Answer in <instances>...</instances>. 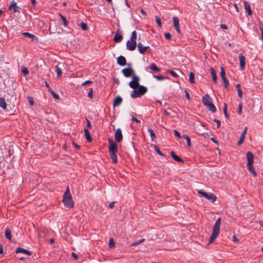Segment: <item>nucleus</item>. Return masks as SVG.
<instances>
[{
    "instance_id": "nucleus-47",
    "label": "nucleus",
    "mask_w": 263,
    "mask_h": 263,
    "mask_svg": "<svg viewBox=\"0 0 263 263\" xmlns=\"http://www.w3.org/2000/svg\"><path fill=\"white\" fill-rule=\"evenodd\" d=\"M222 80L223 81L224 87L226 88H228V85H229V82H228V80L227 79V78H224V79H222Z\"/></svg>"
},
{
    "instance_id": "nucleus-19",
    "label": "nucleus",
    "mask_w": 263,
    "mask_h": 263,
    "mask_svg": "<svg viewBox=\"0 0 263 263\" xmlns=\"http://www.w3.org/2000/svg\"><path fill=\"white\" fill-rule=\"evenodd\" d=\"M117 63L120 66H124L126 64V59L124 57L121 55L118 58Z\"/></svg>"
},
{
    "instance_id": "nucleus-28",
    "label": "nucleus",
    "mask_w": 263,
    "mask_h": 263,
    "mask_svg": "<svg viewBox=\"0 0 263 263\" xmlns=\"http://www.w3.org/2000/svg\"><path fill=\"white\" fill-rule=\"evenodd\" d=\"M11 231L7 229L6 230L5 235L6 237L10 240H11Z\"/></svg>"
},
{
    "instance_id": "nucleus-60",
    "label": "nucleus",
    "mask_w": 263,
    "mask_h": 263,
    "mask_svg": "<svg viewBox=\"0 0 263 263\" xmlns=\"http://www.w3.org/2000/svg\"><path fill=\"white\" fill-rule=\"evenodd\" d=\"M220 27L224 29H227L228 28L227 26L226 25L222 24L220 25Z\"/></svg>"
},
{
    "instance_id": "nucleus-40",
    "label": "nucleus",
    "mask_w": 263,
    "mask_h": 263,
    "mask_svg": "<svg viewBox=\"0 0 263 263\" xmlns=\"http://www.w3.org/2000/svg\"><path fill=\"white\" fill-rule=\"evenodd\" d=\"M220 75L222 79L226 78V72L224 69L223 67H221V71Z\"/></svg>"
},
{
    "instance_id": "nucleus-33",
    "label": "nucleus",
    "mask_w": 263,
    "mask_h": 263,
    "mask_svg": "<svg viewBox=\"0 0 263 263\" xmlns=\"http://www.w3.org/2000/svg\"><path fill=\"white\" fill-rule=\"evenodd\" d=\"M194 74L193 72H191L189 76V81L191 83H194Z\"/></svg>"
},
{
    "instance_id": "nucleus-35",
    "label": "nucleus",
    "mask_w": 263,
    "mask_h": 263,
    "mask_svg": "<svg viewBox=\"0 0 263 263\" xmlns=\"http://www.w3.org/2000/svg\"><path fill=\"white\" fill-rule=\"evenodd\" d=\"M59 15L61 17V19L62 20L64 26L65 27H66L67 26V24H68V22H67V21L66 20V18L63 15H62L60 13L59 14Z\"/></svg>"
},
{
    "instance_id": "nucleus-27",
    "label": "nucleus",
    "mask_w": 263,
    "mask_h": 263,
    "mask_svg": "<svg viewBox=\"0 0 263 263\" xmlns=\"http://www.w3.org/2000/svg\"><path fill=\"white\" fill-rule=\"evenodd\" d=\"M0 106L4 109H6L7 106L5 100L3 98H0Z\"/></svg>"
},
{
    "instance_id": "nucleus-8",
    "label": "nucleus",
    "mask_w": 263,
    "mask_h": 263,
    "mask_svg": "<svg viewBox=\"0 0 263 263\" xmlns=\"http://www.w3.org/2000/svg\"><path fill=\"white\" fill-rule=\"evenodd\" d=\"M140 78L135 75L133 76L132 81L129 83V86L133 89H135L138 88L140 86L139 84Z\"/></svg>"
},
{
    "instance_id": "nucleus-55",
    "label": "nucleus",
    "mask_w": 263,
    "mask_h": 263,
    "mask_svg": "<svg viewBox=\"0 0 263 263\" xmlns=\"http://www.w3.org/2000/svg\"><path fill=\"white\" fill-rule=\"evenodd\" d=\"M185 96H186V98L187 99V100H190V94H189V92L187 91H185Z\"/></svg>"
},
{
    "instance_id": "nucleus-26",
    "label": "nucleus",
    "mask_w": 263,
    "mask_h": 263,
    "mask_svg": "<svg viewBox=\"0 0 263 263\" xmlns=\"http://www.w3.org/2000/svg\"><path fill=\"white\" fill-rule=\"evenodd\" d=\"M148 131L150 134L151 141H154V140L156 139V135L153 131V130L151 128H148Z\"/></svg>"
},
{
    "instance_id": "nucleus-9",
    "label": "nucleus",
    "mask_w": 263,
    "mask_h": 263,
    "mask_svg": "<svg viewBox=\"0 0 263 263\" xmlns=\"http://www.w3.org/2000/svg\"><path fill=\"white\" fill-rule=\"evenodd\" d=\"M122 72L123 74V75L126 78L130 77H133V76H135L134 70L130 68H126L123 69L122 70Z\"/></svg>"
},
{
    "instance_id": "nucleus-59",
    "label": "nucleus",
    "mask_w": 263,
    "mask_h": 263,
    "mask_svg": "<svg viewBox=\"0 0 263 263\" xmlns=\"http://www.w3.org/2000/svg\"><path fill=\"white\" fill-rule=\"evenodd\" d=\"M71 255H72V257H73L74 259H77L78 258V257L77 255L75 253L72 252V253H71Z\"/></svg>"
},
{
    "instance_id": "nucleus-54",
    "label": "nucleus",
    "mask_w": 263,
    "mask_h": 263,
    "mask_svg": "<svg viewBox=\"0 0 263 263\" xmlns=\"http://www.w3.org/2000/svg\"><path fill=\"white\" fill-rule=\"evenodd\" d=\"M214 121L216 122V124H217V128H219L220 125V121L216 119H214Z\"/></svg>"
},
{
    "instance_id": "nucleus-64",
    "label": "nucleus",
    "mask_w": 263,
    "mask_h": 263,
    "mask_svg": "<svg viewBox=\"0 0 263 263\" xmlns=\"http://www.w3.org/2000/svg\"><path fill=\"white\" fill-rule=\"evenodd\" d=\"M141 12L144 15H146V12L144 10H143V9L141 10Z\"/></svg>"
},
{
    "instance_id": "nucleus-12",
    "label": "nucleus",
    "mask_w": 263,
    "mask_h": 263,
    "mask_svg": "<svg viewBox=\"0 0 263 263\" xmlns=\"http://www.w3.org/2000/svg\"><path fill=\"white\" fill-rule=\"evenodd\" d=\"M22 34L24 36L30 39L32 42H36L37 40V38L35 35L30 33L24 32Z\"/></svg>"
},
{
    "instance_id": "nucleus-5",
    "label": "nucleus",
    "mask_w": 263,
    "mask_h": 263,
    "mask_svg": "<svg viewBox=\"0 0 263 263\" xmlns=\"http://www.w3.org/2000/svg\"><path fill=\"white\" fill-rule=\"evenodd\" d=\"M203 104L206 106L208 109L212 112H215L216 111V108L215 105L211 102V99L208 95H205L202 98Z\"/></svg>"
},
{
    "instance_id": "nucleus-14",
    "label": "nucleus",
    "mask_w": 263,
    "mask_h": 263,
    "mask_svg": "<svg viewBox=\"0 0 263 263\" xmlns=\"http://www.w3.org/2000/svg\"><path fill=\"white\" fill-rule=\"evenodd\" d=\"M19 9V7L17 6L15 1L11 2V4L8 8L9 10H13L14 12H18Z\"/></svg>"
},
{
    "instance_id": "nucleus-3",
    "label": "nucleus",
    "mask_w": 263,
    "mask_h": 263,
    "mask_svg": "<svg viewBox=\"0 0 263 263\" xmlns=\"http://www.w3.org/2000/svg\"><path fill=\"white\" fill-rule=\"evenodd\" d=\"M63 202L64 205L67 208H72L73 206L74 203L72 199V197L68 187H67L66 191L63 196Z\"/></svg>"
},
{
    "instance_id": "nucleus-36",
    "label": "nucleus",
    "mask_w": 263,
    "mask_h": 263,
    "mask_svg": "<svg viewBox=\"0 0 263 263\" xmlns=\"http://www.w3.org/2000/svg\"><path fill=\"white\" fill-rule=\"evenodd\" d=\"M80 26L81 27V28L83 30H87V29H88V27H87V26L86 24L84 23V22H81L80 24Z\"/></svg>"
},
{
    "instance_id": "nucleus-46",
    "label": "nucleus",
    "mask_w": 263,
    "mask_h": 263,
    "mask_svg": "<svg viewBox=\"0 0 263 263\" xmlns=\"http://www.w3.org/2000/svg\"><path fill=\"white\" fill-rule=\"evenodd\" d=\"M154 77L159 81H161L165 79V77H162L161 76H154Z\"/></svg>"
},
{
    "instance_id": "nucleus-18",
    "label": "nucleus",
    "mask_w": 263,
    "mask_h": 263,
    "mask_svg": "<svg viewBox=\"0 0 263 263\" xmlns=\"http://www.w3.org/2000/svg\"><path fill=\"white\" fill-rule=\"evenodd\" d=\"M247 132V127L245 128L244 130L241 134V135L240 137L239 140L237 142V145H240L244 141L245 137H246V134Z\"/></svg>"
},
{
    "instance_id": "nucleus-53",
    "label": "nucleus",
    "mask_w": 263,
    "mask_h": 263,
    "mask_svg": "<svg viewBox=\"0 0 263 263\" xmlns=\"http://www.w3.org/2000/svg\"><path fill=\"white\" fill-rule=\"evenodd\" d=\"M91 83H92V82L91 81L87 80V81H85L84 83H83L82 85V86H85V85H86L87 84H91Z\"/></svg>"
},
{
    "instance_id": "nucleus-1",
    "label": "nucleus",
    "mask_w": 263,
    "mask_h": 263,
    "mask_svg": "<svg viewBox=\"0 0 263 263\" xmlns=\"http://www.w3.org/2000/svg\"><path fill=\"white\" fill-rule=\"evenodd\" d=\"M109 143V153L110 157L113 162L116 163L117 162V144L111 140H108Z\"/></svg>"
},
{
    "instance_id": "nucleus-62",
    "label": "nucleus",
    "mask_w": 263,
    "mask_h": 263,
    "mask_svg": "<svg viewBox=\"0 0 263 263\" xmlns=\"http://www.w3.org/2000/svg\"><path fill=\"white\" fill-rule=\"evenodd\" d=\"M211 140L214 143H216L217 144H218V142L216 140V139L214 138H211Z\"/></svg>"
},
{
    "instance_id": "nucleus-17",
    "label": "nucleus",
    "mask_w": 263,
    "mask_h": 263,
    "mask_svg": "<svg viewBox=\"0 0 263 263\" xmlns=\"http://www.w3.org/2000/svg\"><path fill=\"white\" fill-rule=\"evenodd\" d=\"M122 102V98L120 96H118L115 98L114 102H113V106L114 107H116L120 106Z\"/></svg>"
},
{
    "instance_id": "nucleus-44",
    "label": "nucleus",
    "mask_w": 263,
    "mask_h": 263,
    "mask_svg": "<svg viewBox=\"0 0 263 263\" xmlns=\"http://www.w3.org/2000/svg\"><path fill=\"white\" fill-rule=\"evenodd\" d=\"M22 72L25 75L28 74V70L27 68L25 67H22Z\"/></svg>"
},
{
    "instance_id": "nucleus-34",
    "label": "nucleus",
    "mask_w": 263,
    "mask_h": 263,
    "mask_svg": "<svg viewBox=\"0 0 263 263\" xmlns=\"http://www.w3.org/2000/svg\"><path fill=\"white\" fill-rule=\"evenodd\" d=\"M145 239H141L138 241H135L134 242H133L131 246H138L139 245V244H141L142 243V242H143L144 241Z\"/></svg>"
},
{
    "instance_id": "nucleus-50",
    "label": "nucleus",
    "mask_w": 263,
    "mask_h": 263,
    "mask_svg": "<svg viewBox=\"0 0 263 263\" xmlns=\"http://www.w3.org/2000/svg\"><path fill=\"white\" fill-rule=\"evenodd\" d=\"M174 132L175 135L176 137H177L178 138H180L181 137L180 133L177 130H174Z\"/></svg>"
},
{
    "instance_id": "nucleus-39",
    "label": "nucleus",
    "mask_w": 263,
    "mask_h": 263,
    "mask_svg": "<svg viewBox=\"0 0 263 263\" xmlns=\"http://www.w3.org/2000/svg\"><path fill=\"white\" fill-rule=\"evenodd\" d=\"M154 149H155V150L156 151V152H157V153L159 155H160V156H164L163 154V153H162L160 152V149H159V147H158L157 145H154Z\"/></svg>"
},
{
    "instance_id": "nucleus-41",
    "label": "nucleus",
    "mask_w": 263,
    "mask_h": 263,
    "mask_svg": "<svg viewBox=\"0 0 263 263\" xmlns=\"http://www.w3.org/2000/svg\"><path fill=\"white\" fill-rule=\"evenodd\" d=\"M167 72L168 73H170V74H171L175 78H177L178 77V75L177 74V73L176 72H175L173 70H171V69H168L167 70Z\"/></svg>"
},
{
    "instance_id": "nucleus-52",
    "label": "nucleus",
    "mask_w": 263,
    "mask_h": 263,
    "mask_svg": "<svg viewBox=\"0 0 263 263\" xmlns=\"http://www.w3.org/2000/svg\"><path fill=\"white\" fill-rule=\"evenodd\" d=\"M248 14L251 15L252 14V12L249 5H248Z\"/></svg>"
},
{
    "instance_id": "nucleus-16",
    "label": "nucleus",
    "mask_w": 263,
    "mask_h": 263,
    "mask_svg": "<svg viewBox=\"0 0 263 263\" xmlns=\"http://www.w3.org/2000/svg\"><path fill=\"white\" fill-rule=\"evenodd\" d=\"M239 59L240 61V67L241 69L243 70L245 69L246 64L245 57L242 54H240L239 55Z\"/></svg>"
},
{
    "instance_id": "nucleus-31",
    "label": "nucleus",
    "mask_w": 263,
    "mask_h": 263,
    "mask_svg": "<svg viewBox=\"0 0 263 263\" xmlns=\"http://www.w3.org/2000/svg\"><path fill=\"white\" fill-rule=\"evenodd\" d=\"M136 39H137V32L136 31H134L132 33V35H131L130 40L136 41Z\"/></svg>"
},
{
    "instance_id": "nucleus-30",
    "label": "nucleus",
    "mask_w": 263,
    "mask_h": 263,
    "mask_svg": "<svg viewBox=\"0 0 263 263\" xmlns=\"http://www.w3.org/2000/svg\"><path fill=\"white\" fill-rule=\"evenodd\" d=\"M182 137L186 140L187 145L189 146H191V142L190 138L187 135H183Z\"/></svg>"
},
{
    "instance_id": "nucleus-7",
    "label": "nucleus",
    "mask_w": 263,
    "mask_h": 263,
    "mask_svg": "<svg viewBox=\"0 0 263 263\" xmlns=\"http://www.w3.org/2000/svg\"><path fill=\"white\" fill-rule=\"evenodd\" d=\"M198 193L202 196L210 200L211 202H214L216 201V197L212 193H207L202 190H199Z\"/></svg>"
},
{
    "instance_id": "nucleus-4",
    "label": "nucleus",
    "mask_w": 263,
    "mask_h": 263,
    "mask_svg": "<svg viewBox=\"0 0 263 263\" xmlns=\"http://www.w3.org/2000/svg\"><path fill=\"white\" fill-rule=\"evenodd\" d=\"M253 155L251 152H248V169L254 177L257 176L255 169L253 166L254 162Z\"/></svg>"
},
{
    "instance_id": "nucleus-45",
    "label": "nucleus",
    "mask_w": 263,
    "mask_h": 263,
    "mask_svg": "<svg viewBox=\"0 0 263 263\" xmlns=\"http://www.w3.org/2000/svg\"><path fill=\"white\" fill-rule=\"evenodd\" d=\"M29 103L30 105L33 106L34 105V101L32 98L30 97H28Z\"/></svg>"
},
{
    "instance_id": "nucleus-2",
    "label": "nucleus",
    "mask_w": 263,
    "mask_h": 263,
    "mask_svg": "<svg viewBox=\"0 0 263 263\" xmlns=\"http://www.w3.org/2000/svg\"><path fill=\"white\" fill-rule=\"evenodd\" d=\"M220 224L221 218H218L213 226L212 233L210 238L209 243H212L218 236L219 234Z\"/></svg>"
},
{
    "instance_id": "nucleus-24",
    "label": "nucleus",
    "mask_w": 263,
    "mask_h": 263,
    "mask_svg": "<svg viewBox=\"0 0 263 263\" xmlns=\"http://www.w3.org/2000/svg\"><path fill=\"white\" fill-rule=\"evenodd\" d=\"M84 134L85 138L87 139V140L89 142H91L92 141V138L87 129H84Z\"/></svg>"
},
{
    "instance_id": "nucleus-38",
    "label": "nucleus",
    "mask_w": 263,
    "mask_h": 263,
    "mask_svg": "<svg viewBox=\"0 0 263 263\" xmlns=\"http://www.w3.org/2000/svg\"><path fill=\"white\" fill-rule=\"evenodd\" d=\"M156 21L159 27H162V24L161 23V19L158 16H155Z\"/></svg>"
},
{
    "instance_id": "nucleus-51",
    "label": "nucleus",
    "mask_w": 263,
    "mask_h": 263,
    "mask_svg": "<svg viewBox=\"0 0 263 263\" xmlns=\"http://www.w3.org/2000/svg\"><path fill=\"white\" fill-rule=\"evenodd\" d=\"M242 107V104L241 103H239V107H238V113L239 114H240L241 113Z\"/></svg>"
},
{
    "instance_id": "nucleus-42",
    "label": "nucleus",
    "mask_w": 263,
    "mask_h": 263,
    "mask_svg": "<svg viewBox=\"0 0 263 263\" xmlns=\"http://www.w3.org/2000/svg\"><path fill=\"white\" fill-rule=\"evenodd\" d=\"M223 112L225 116L227 118H228V114L227 112V105L226 103L224 104Z\"/></svg>"
},
{
    "instance_id": "nucleus-37",
    "label": "nucleus",
    "mask_w": 263,
    "mask_h": 263,
    "mask_svg": "<svg viewBox=\"0 0 263 263\" xmlns=\"http://www.w3.org/2000/svg\"><path fill=\"white\" fill-rule=\"evenodd\" d=\"M109 246L110 248H114L115 246V241L112 238H111L109 240Z\"/></svg>"
},
{
    "instance_id": "nucleus-22",
    "label": "nucleus",
    "mask_w": 263,
    "mask_h": 263,
    "mask_svg": "<svg viewBox=\"0 0 263 263\" xmlns=\"http://www.w3.org/2000/svg\"><path fill=\"white\" fill-rule=\"evenodd\" d=\"M171 155L175 161L181 162H183V161L180 157L177 156L174 152H171Z\"/></svg>"
},
{
    "instance_id": "nucleus-20",
    "label": "nucleus",
    "mask_w": 263,
    "mask_h": 263,
    "mask_svg": "<svg viewBox=\"0 0 263 263\" xmlns=\"http://www.w3.org/2000/svg\"><path fill=\"white\" fill-rule=\"evenodd\" d=\"M15 252L16 253H22L27 255H30L31 254V253L30 251L21 248H17L16 249Z\"/></svg>"
},
{
    "instance_id": "nucleus-32",
    "label": "nucleus",
    "mask_w": 263,
    "mask_h": 263,
    "mask_svg": "<svg viewBox=\"0 0 263 263\" xmlns=\"http://www.w3.org/2000/svg\"><path fill=\"white\" fill-rule=\"evenodd\" d=\"M49 92H50L51 95L53 96V97L56 99L59 100L60 99L59 96L56 94L53 90H52L51 89H50Z\"/></svg>"
},
{
    "instance_id": "nucleus-48",
    "label": "nucleus",
    "mask_w": 263,
    "mask_h": 263,
    "mask_svg": "<svg viewBox=\"0 0 263 263\" xmlns=\"http://www.w3.org/2000/svg\"><path fill=\"white\" fill-rule=\"evenodd\" d=\"M237 92H238V96L240 98H242V91L241 90V89H238V90H237Z\"/></svg>"
},
{
    "instance_id": "nucleus-49",
    "label": "nucleus",
    "mask_w": 263,
    "mask_h": 263,
    "mask_svg": "<svg viewBox=\"0 0 263 263\" xmlns=\"http://www.w3.org/2000/svg\"><path fill=\"white\" fill-rule=\"evenodd\" d=\"M165 37L167 40H170L171 39L172 35L170 33H165Z\"/></svg>"
},
{
    "instance_id": "nucleus-23",
    "label": "nucleus",
    "mask_w": 263,
    "mask_h": 263,
    "mask_svg": "<svg viewBox=\"0 0 263 263\" xmlns=\"http://www.w3.org/2000/svg\"><path fill=\"white\" fill-rule=\"evenodd\" d=\"M210 71H211V75L212 76L213 80L215 83L217 82V75H216V72L215 70L213 68H211Z\"/></svg>"
},
{
    "instance_id": "nucleus-21",
    "label": "nucleus",
    "mask_w": 263,
    "mask_h": 263,
    "mask_svg": "<svg viewBox=\"0 0 263 263\" xmlns=\"http://www.w3.org/2000/svg\"><path fill=\"white\" fill-rule=\"evenodd\" d=\"M122 40V36L121 34L116 32L114 37V41L115 42H120Z\"/></svg>"
},
{
    "instance_id": "nucleus-43",
    "label": "nucleus",
    "mask_w": 263,
    "mask_h": 263,
    "mask_svg": "<svg viewBox=\"0 0 263 263\" xmlns=\"http://www.w3.org/2000/svg\"><path fill=\"white\" fill-rule=\"evenodd\" d=\"M88 97L90 99L93 98V89L92 88H90V90L88 93Z\"/></svg>"
},
{
    "instance_id": "nucleus-63",
    "label": "nucleus",
    "mask_w": 263,
    "mask_h": 263,
    "mask_svg": "<svg viewBox=\"0 0 263 263\" xmlns=\"http://www.w3.org/2000/svg\"><path fill=\"white\" fill-rule=\"evenodd\" d=\"M45 85L48 88V91H49V90H50V89H51V88L50 87L49 85L47 83V82H45Z\"/></svg>"
},
{
    "instance_id": "nucleus-58",
    "label": "nucleus",
    "mask_w": 263,
    "mask_h": 263,
    "mask_svg": "<svg viewBox=\"0 0 263 263\" xmlns=\"http://www.w3.org/2000/svg\"><path fill=\"white\" fill-rule=\"evenodd\" d=\"M86 122H87V127L88 128H91V124H90V121L86 119Z\"/></svg>"
},
{
    "instance_id": "nucleus-11",
    "label": "nucleus",
    "mask_w": 263,
    "mask_h": 263,
    "mask_svg": "<svg viewBox=\"0 0 263 263\" xmlns=\"http://www.w3.org/2000/svg\"><path fill=\"white\" fill-rule=\"evenodd\" d=\"M123 136L121 129L118 128L115 135V139L117 142H120L122 141Z\"/></svg>"
},
{
    "instance_id": "nucleus-25",
    "label": "nucleus",
    "mask_w": 263,
    "mask_h": 263,
    "mask_svg": "<svg viewBox=\"0 0 263 263\" xmlns=\"http://www.w3.org/2000/svg\"><path fill=\"white\" fill-rule=\"evenodd\" d=\"M149 68L152 70L156 71V72H159L160 70V68H158L154 63H152L149 65Z\"/></svg>"
},
{
    "instance_id": "nucleus-13",
    "label": "nucleus",
    "mask_w": 263,
    "mask_h": 263,
    "mask_svg": "<svg viewBox=\"0 0 263 263\" xmlns=\"http://www.w3.org/2000/svg\"><path fill=\"white\" fill-rule=\"evenodd\" d=\"M174 26L178 33H180V29L179 28V20L178 17L174 16L173 17Z\"/></svg>"
},
{
    "instance_id": "nucleus-57",
    "label": "nucleus",
    "mask_w": 263,
    "mask_h": 263,
    "mask_svg": "<svg viewBox=\"0 0 263 263\" xmlns=\"http://www.w3.org/2000/svg\"><path fill=\"white\" fill-rule=\"evenodd\" d=\"M132 120L133 121H134L135 122H136L137 123H139L140 122V120H138V119H137L136 118H135L134 117H133L132 118Z\"/></svg>"
},
{
    "instance_id": "nucleus-10",
    "label": "nucleus",
    "mask_w": 263,
    "mask_h": 263,
    "mask_svg": "<svg viewBox=\"0 0 263 263\" xmlns=\"http://www.w3.org/2000/svg\"><path fill=\"white\" fill-rule=\"evenodd\" d=\"M136 46V41L129 40L126 42V48L129 50L133 51L135 50Z\"/></svg>"
},
{
    "instance_id": "nucleus-15",
    "label": "nucleus",
    "mask_w": 263,
    "mask_h": 263,
    "mask_svg": "<svg viewBox=\"0 0 263 263\" xmlns=\"http://www.w3.org/2000/svg\"><path fill=\"white\" fill-rule=\"evenodd\" d=\"M137 48L140 53L144 54L146 50L149 48V46H144L141 43H139L137 45Z\"/></svg>"
},
{
    "instance_id": "nucleus-6",
    "label": "nucleus",
    "mask_w": 263,
    "mask_h": 263,
    "mask_svg": "<svg viewBox=\"0 0 263 263\" xmlns=\"http://www.w3.org/2000/svg\"><path fill=\"white\" fill-rule=\"evenodd\" d=\"M146 91L147 88L144 86H141L138 88L134 89L130 94V96L133 98H139L145 93Z\"/></svg>"
},
{
    "instance_id": "nucleus-56",
    "label": "nucleus",
    "mask_w": 263,
    "mask_h": 263,
    "mask_svg": "<svg viewBox=\"0 0 263 263\" xmlns=\"http://www.w3.org/2000/svg\"><path fill=\"white\" fill-rule=\"evenodd\" d=\"M116 202H111L109 204V208L110 209H112L114 206V204Z\"/></svg>"
},
{
    "instance_id": "nucleus-29",
    "label": "nucleus",
    "mask_w": 263,
    "mask_h": 263,
    "mask_svg": "<svg viewBox=\"0 0 263 263\" xmlns=\"http://www.w3.org/2000/svg\"><path fill=\"white\" fill-rule=\"evenodd\" d=\"M55 70L57 73V77H61L62 74V71L61 68L58 66H55Z\"/></svg>"
},
{
    "instance_id": "nucleus-61",
    "label": "nucleus",
    "mask_w": 263,
    "mask_h": 263,
    "mask_svg": "<svg viewBox=\"0 0 263 263\" xmlns=\"http://www.w3.org/2000/svg\"><path fill=\"white\" fill-rule=\"evenodd\" d=\"M238 240L237 238L236 237V236L234 235L233 237V241L234 242H237Z\"/></svg>"
}]
</instances>
